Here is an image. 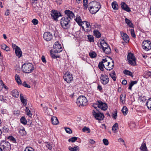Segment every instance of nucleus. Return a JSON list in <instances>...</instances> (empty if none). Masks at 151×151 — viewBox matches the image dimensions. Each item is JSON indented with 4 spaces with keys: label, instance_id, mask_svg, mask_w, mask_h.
<instances>
[{
    "label": "nucleus",
    "instance_id": "nucleus-39",
    "mask_svg": "<svg viewBox=\"0 0 151 151\" xmlns=\"http://www.w3.org/2000/svg\"><path fill=\"white\" fill-rule=\"evenodd\" d=\"M112 8L115 10H117L118 9V5L116 1L113 2L111 4Z\"/></svg>",
    "mask_w": 151,
    "mask_h": 151
},
{
    "label": "nucleus",
    "instance_id": "nucleus-50",
    "mask_svg": "<svg viewBox=\"0 0 151 151\" xmlns=\"http://www.w3.org/2000/svg\"><path fill=\"white\" fill-rule=\"evenodd\" d=\"M128 112V109L126 106H123V115H126Z\"/></svg>",
    "mask_w": 151,
    "mask_h": 151
},
{
    "label": "nucleus",
    "instance_id": "nucleus-54",
    "mask_svg": "<svg viewBox=\"0 0 151 151\" xmlns=\"http://www.w3.org/2000/svg\"><path fill=\"white\" fill-rule=\"evenodd\" d=\"M131 34L133 38L136 37V35L135 34L134 29H131L130 30Z\"/></svg>",
    "mask_w": 151,
    "mask_h": 151
},
{
    "label": "nucleus",
    "instance_id": "nucleus-16",
    "mask_svg": "<svg viewBox=\"0 0 151 151\" xmlns=\"http://www.w3.org/2000/svg\"><path fill=\"white\" fill-rule=\"evenodd\" d=\"M100 48H101L102 50H103L106 48L108 47L109 46L107 43L106 42L104 39L101 40V41L100 42V46H99Z\"/></svg>",
    "mask_w": 151,
    "mask_h": 151
},
{
    "label": "nucleus",
    "instance_id": "nucleus-34",
    "mask_svg": "<svg viewBox=\"0 0 151 151\" xmlns=\"http://www.w3.org/2000/svg\"><path fill=\"white\" fill-rule=\"evenodd\" d=\"M20 98L21 101L24 106H26L27 105L26 100L24 99L23 96H22V94H20Z\"/></svg>",
    "mask_w": 151,
    "mask_h": 151
},
{
    "label": "nucleus",
    "instance_id": "nucleus-49",
    "mask_svg": "<svg viewBox=\"0 0 151 151\" xmlns=\"http://www.w3.org/2000/svg\"><path fill=\"white\" fill-rule=\"evenodd\" d=\"M77 139V138L76 137H74L69 139L68 141L70 142L71 141L72 142H75Z\"/></svg>",
    "mask_w": 151,
    "mask_h": 151
},
{
    "label": "nucleus",
    "instance_id": "nucleus-62",
    "mask_svg": "<svg viewBox=\"0 0 151 151\" xmlns=\"http://www.w3.org/2000/svg\"><path fill=\"white\" fill-rule=\"evenodd\" d=\"M47 145H46L48 149L51 150L52 149V146L51 144L50 143H47Z\"/></svg>",
    "mask_w": 151,
    "mask_h": 151
},
{
    "label": "nucleus",
    "instance_id": "nucleus-61",
    "mask_svg": "<svg viewBox=\"0 0 151 151\" xmlns=\"http://www.w3.org/2000/svg\"><path fill=\"white\" fill-rule=\"evenodd\" d=\"M93 106L94 107L95 109H96H96H98V101H96V103L93 104Z\"/></svg>",
    "mask_w": 151,
    "mask_h": 151
},
{
    "label": "nucleus",
    "instance_id": "nucleus-22",
    "mask_svg": "<svg viewBox=\"0 0 151 151\" xmlns=\"http://www.w3.org/2000/svg\"><path fill=\"white\" fill-rule=\"evenodd\" d=\"M12 96L16 98L18 97L19 93L17 90L14 89L12 91Z\"/></svg>",
    "mask_w": 151,
    "mask_h": 151
},
{
    "label": "nucleus",
    "instance_id": "nucleus-25",
    "mask_svg": "<svg viewBox=\"0 0 151 151\" xmlns=\"http://www.w3.org/2000/svg\"><path fill=\"white\" fill-rule=\"evenodd\" d=\"M83 22L86 23V28H87L86 29L85 31L87 32L90 31L91 29V26L90 24V23L87 21H84Z\"/></svg>",
    "mask_w": 151,
    "mask_h": 151
},
{
    "label": "nucleus",
    "instance_id": "nucleus-51",
    "mask_svg": "<svg viewBox=\"0 0 151 151\" xmlns=\"http://www.w3.org/2000/svg\"><path fill=\"white\" fill-rule=\"evenodd\" d=\"M145 76L147 78L150 77L151 78V72L149 71H146Z\"/></svg>",
    "mask_w": 151,
    "mask_h": 151
},
{
    "label": "nucleus",
    "instance_id": "nucleus-5",
    "mask_svg": "<svg viewBox=\"0 0 151 151\" xmlns=\"http://www.w3.org/2000/svg\"><path fill=\"white\" fill-rule=\"evenodd\" d=\"M128 63L131 65L135 66L136 65V58L134 54L131 52H129L127 57Z\"/></svg>",
    "mask_w": 151,
    "mask_h": 151
},
{
    "label": "nucleus",
    "instance_id": "nucleus-59",
    "mask_svg": "<svg viewBox=\"0 0 151 151\" xmlns=\"http://www.w3.org/2000/svg\"><path fill=\"white\" fill-rule=\"evenodd\" d=\"M32 22L34 25H37L38 23L37 20L35 19H33Z\"/></svg>",
    "mask_w": 151,
    "mask_h": 151
},
{
    "label": "nucleus",
    "instance_id": "nucleus-29",
    "mask_svg": "<svg viewBox=\"0 0 151 151\" xmlns=\"http://www.w3.org/2000/svg\"><path fill=\"white\" fill-rule=\"evenodd\" d=\"M129 127L131 129H134L136 128V125L135 122H131L129 124Z\"/></svg>",
    "mask_w": 151,
    "mask_h": 151
},
{
    "label": "nucleus",
    "instance_id": "nucleus-31",
    "mask_svg": "<svg viewBox=\"0 0 151 151\" xmlns=\"http://www.w3.org/2000/svg\"><path fill=\"white\" fill-rule=\"evenodd\" d=\"M109 75L114 81H115L116 80V75L115 71H112L109 74Z\"/></svg>",
    "mask_w": 151,
    "mask_h": 151
},
{
    "label": "nucleus",
    "instance_id": "nucleus-23",
    "mask_svg": "<svg viewBox=\"0 0 151 151\" xmlns=\"http://www.w3.org/2000/svg\"><path fill=\"white\" fill-rule=\"evenodd\" d=\"M75 20L79 25H82L83 22H82L81 19L79 16H77V17L75 19Z\"/></svg>",
    "mask_w": 151,
    "mask_h": 151
},
{
    "label": "nucleus",
    "instance_id": "nucleus-2",
    "mask_svg": "<svg viewBox=\"0 0 151 151\" xmlns=\"http://www.w3.org/2000/svg\"><path fill=\"white\" fill-rule=\"evenodd\" d=\"M22 71L26 73H32L34 69L33 65L30 63H25L22 67Z\"/></svg>",
    "mask_w": 151,
    "mask_h": 151
},
{
    "label": "nucleus",
    "instance_id": "nucleus-48",
    "mask_svg": "<svg viewBox=\"0 0 151 151\" xmlns=\"http://www.w3.org/2000/svg\"><path fill=\"white\" fill-rule=\"evenodd\" d=\"M46 110L45 111V112L48 115H51L52 114V110L50 108L49 111L48 110V108L46 107Z\"/></svg>",
    "mask_w": 151,
    "mask_h": 151
},
{
    "label": "nucleus",
    "instance_id": "nucleus-13",
    "mask_svg": "<svg viewBox=\"0 0 151 151\" xmlns=\"http://www.w3.org/2000/svg\"><path fill=\"white\" fill-rule=\"evenodd\" d=\"M98 108L104 111L106 110L108 108L107 104L101 101H98Z\"/></svg>",
    "mask_w": 151,
    "mask_h": 151
},
{
    "label": "nucleus",
    "instance_id": "nucleus-7",
    "mask_svg": "<svg viewBox=\"0 0 151 151\" xmlns=\"http://www.w3.org/2000/svg\"><path fill=\"white\" fill-rule=\"evenodd\" d=\"M0 146L4 151H10L11 149L10 144L6 141H2L0 144Z\"/></svg>",
    "mask_w": 151,
    "mask_h": 151
},
{
    "label": "nucleus",
    "instance_id": "nucleus-20",
    "mask_svg": "<svg viewBox=\"0 0 151 151\" xmlns=\"http://www.w3.org/2000/svg\"><path fill=\"white\" fill-rule=\"evenodd\" d=\"M129 36L126 33H123V41L126 43H127L129 42Z\"/></svg>",
    "mask_w": 151,
    "mask_h": 151
},
{
    "label": "nucleus",
    "instance_id": "nucleus-12",
    "mask_svg": "<svg viewBox=\"0 0 151 151\" xmlns=\"http://www.w3.org/2000/svg\"><path fill=\"white\" fill-rule=\"evenodd\" d=\"M63 78L64 80L68 83H70L73 80V77L72 75L70 73H65L64 76Z\"/></svg>",
    "mask_w": 151,
    "mask_h": 151
},
{
    "label": "nucleus",
    "instance_id": "nucleus-45",
    "mask_svg": "<svg viewBox=\"0 0 151 151\" xmlns=\"http://www.w3.org/2000/svg\"><path fill=\"white\" fill-rule=\"evenodd\" d=\"M20 121L21 122L24 124H27V120L24 116H22L21 118Z\"/></svg>",
    "mask_w": 151,
    "mask_h": 151
},
{
    "label": "nucleus",
    "instance_id": "nucleus-18",
    "mask_svg": "<svg viewBox=\"0 0 151 151\" xmlns=\"http://www.w3.org/2000/svg\"><path fill=\"white\" fill-rule=\"evenodd\" d=\"M15 52L16 55L18 58H20L22 56V52L19 47L16 49L15 50Z\"/></svg>",
    "mask_w": 151,
    "mask_h": 151
},
{
    "label": "nucleus",
    "instance_id": "nucleus-3",
    "mask_svg": "<svg viewBox=\"0 0 151 151\" xmlns=\"http://www.w3.org/2000/svg\"><path fill=\"white\" fill-rule=\"evenodd\" d=\"M68 18V17L65 16L63 17L61 19L60 23L62 27L65 29H68L70 27V20Z\"/></svg>",
    "mask_w": 151,
    "mask_h": 151
},
{
    "label": "nucleus",
    "instance_id": "nucleus-27",
    "mask_svg": "<svg viewBox=\"0 0 151 151\" xmlns=\"http://www.w3.org/2000/svg\"><path fill=\"white\" fill-rule=\"evenodd\" d=\"M93 35L96 38H99L101 37V34L99 31L97 30H94L93 31Z\"/></svg>",
    "mask_w": 151,
    "mask_h": 151
},
{
    "label": "nucleus",
    "instance_id": "nucleus-11",
    "mask_svg": "<svg viewBox=\"0 0 151 151\" xmlns=\"http://www.w3.org/2000/svg\"><path fill=\"white\" fill-rule=\"evenodd\" d=\"M104 68L107 70H112L114 66V62L113 60L104 63Z\"/></svg>",
    "mask_w": 151,
    "mask_h": 151
},
{
    "label": "nucleus",
    "instance_id": "nucleus-38",
    "mask_svg": "<svg viewBox=\"0 0 151 151\" xmlns=\"http://www.w3.org/2000/svg\"><path fill=\"white\" fill-rule=\"evenodd\" d=\"M148 108L151 110V98L149 99L146 103Z\"/></svg>",
    "mask_w": 151,
    "mask_h": 151
},
{
    "label": "nucleus",
    "instance_id": "nucleus-58",
    "mask_svg": "<svg viewBox=\"0 0 151 151\" xmlns=\"http://www.w3.org/2000/svg\"><path fill=\"white\" fill-rule=\"evenodd\" d=\"M103 142L104 145H107L109 144V141L106 139H104L103 140Z\"/></svg>",
    "mask_w": 151,
    "mask_h": 151
},
{
    "label": "nucleus",
    "instance_id": "nucleus-40",
    "mask_svg": "<svg viewBox=\"0 0 151 151\" xmlns=\"http://www.w3.org/2000/svg\"><path fill=\"white\" fill-rule=\"evenodd\" d=\"M118 129V124L117 123L114 124L112 127V130L114 132H115Z\"/></svg>",
    "mask_w": 151,
    "mask_h": 151
},
{
    "label": "nucleus",
    "instance_id": "nucleus-37",
    "mask_svg": "<svg viewBox=\"0 0 151 151\" xmlns=\"http://www.w3.org/2000/svg\"><path fill=\"white\" fill-rule=\"evenodd\" d=\"M101 82L104 84L105 85L109 81V78H101Z\"/></svg>",
    "mask_w": 151,
    "mask_h": 151
},
{
    "label": "nucleus",
    "instance_id": "nucleus-33",
    "mask_svg": "<svg viewBox=\"0 0 151 151\" xmlns=\"http://www.w3.org/2000/svg\"><path fill=\"white\" fill-rule=\"evenodd\" d=\"M140 149L141 150L143 151H148L147 149L145 143H143L142 144Z\"/></svg>",
    "mask_w": 151,
    "mask_h": 151
},
{
    "label": "nucleus",
    "instance_id": "nucleus-8",
    "mask_svg": "<svg viewBox=\"0 0 151 151\" xmlns=\"http://www.w3.org/2000/svg\"><path fill=\"white\" fill-rule=\"evenodd\" d=\"M53 48V52L56 53L60 52L63 50L61 44H59L58 42H56L54 44Z\"/></svg>",
    "mask_w": 151,
    "mask_h": 151
},
{
    "label": "nucleus",
    "instance_id": "nucleus-43",
    "mask_svg": "<svg viewBox=\"0 0 151 151\" xmlns=\"http://www.w3.org/2000/svg\"><path fill=\"white\" fill-rule=\"evenodd\" d=\"M117 111L116 110H115L114 112L112 113V116L114 119H116L117 117Z\"/></svg>",
    "mask_w": 151,
    "mask_h": 151
},
{
    "label": "nucleus",
    "instance_id": "nucleus-10",
    "mask_svg": "<svg viewBox=\"0 0 151 151\" xmlns=\"http://www.w3.org/2000/svg\"><path fill=\"white\" fill-rule=\"evenodd\" d=\"M142 46L145 50H149L151 49V42L148 40H144L143 42Z\"/></svg>",
    "mask_w": 151,
    "mask_h": 151
},
{
    "label": "nucleus",
    "instance_id": "nucleus-44",
    "mask_svg": "<svg viewBox=\"0 0 151 151\" xmlns=\"http://www.w3.org/2000/svg\"><path fill=\"white\" fill-rule=\"evenodd\" d=\"M25 111L26 113V114L29 117H31L32 113L31 111L28 109L27 107H26Z\"/></svg>",
    "mask_w": 151,
    "mask_h": 151
},
{
    "label": "nucleus",
    "instance_id": "nucleus-35",
    "mask_svg": "<svg viewBox=\"0 0 151 151\" xmlns=\"http://www.w3.org/2000/svg\"><path fill=\"white\" fill-rule=\"evenodd\" d=\"M109 59L111 60H111H112L111 57L107 56L106 58H104L102 59V61L101 62H103V63L104 64V63H105L109 61Z\"/></svg>",
    "mask_w": 151,
    "mask_h": 151
},
{
    "label": "nucleus",
    "instance_id": "nucleus-52",
    "mask_svg": "<svg viewBox=\"0 0 151 151\" xmlns=\"http://www.w3.org/2000/svg\"><path fill=\"white\" fill-rule=\"evenodd\" d=\"M88 38L91 42H94V38L93 36L91 35H88Z\"/></svg>",
    "mask_w": 151,
    "mask_h": 151
},
{
    "label": "nucleus",
    "instance_id": "nucleus-47",
    "mask_svg": "<svg viewBox=\"0 0 151 151\" xmlns=\"http://www.w3.org/2000/svg\"><path fill=\"white\" fill-rule=\"evenodd\" d=\"M89 55L91 58H94L96 57L97 55L96 53L94 52L89 53Z\"/></svg>",
    "mask_w": 151,
    "mask_h": 151
},
{
    "label": "nucleus",
    "instance_id": "nucleus-1",
    "mask_svg": "<svg viewBox=\"0 0 151 151\" xmlns=\"http://www.w3.org/2000/svg\"><path fill=\"white\" fill-rule=\"evenodd\" d=\"M89 5L90 6L89 10L92 14L96 13L101 8L100 3L95 1L91 2Z\"/></svg>",
    "mask_w": 151,
    "mask_h": 151
},
{
    "label": "nucleus",
    "instance_id": "nucleus-60",
    "mask_svg": "<svg viewBox=\"0 0 151 151\" xmlns=\"http://www.w3.org/2000/svg\"><path fill=\"white\" fill-rule=\"evenodd\" d=\"M22 85L24 87H27V88H30V85L27 84L26 81L24 82L23 83H22Z\"/></svg>",
    "mask_w": 151,
    "mask_h": 151
},
{
    "label": "nucleus",
    "instance_id": "nucleus-24",
    "mask_svg": "<svg viewBox=\"0 0 151 151\" xmlns=\"http://www.w3.org/2000/svg\"><path fill=\"white\" fill-rule=\"evenodd\" d=\"M15 78L16 81L19 85H22V83L20 79L19 75L16 74L15 76Z\"/></svg>",
    "mask_w": 151,
    "mask_h": 151
},
{
    "label": "nucleus",
    "instance_id": "nucleus-21",
    "mask_svg": "<svg viewBox=\"0 0 151 151\" xmlns=\"http://www.w3.org/2000/svg\"><path fill=\"white\" fill-rule=\"evenodd\" d=\"M125 23L127 24L129 27L133 28V24L131 21L129 20L126 18L125 19Z\"/></svg>",
    "mask_w": 151,
    "mask_h": 151
},
{
    "label": "nucleus",
    "instance_id": "nucleus-41",
    "mask_svg": "<svg viewBox=\"0 0 151 151\" xmlns=\"http://www.w3.org/2000/svg\"><path fill=\"white\" fill-rule=\"evenodd\" d=\"M83 1L84 9H86L88 6V0H83Z\"/></svg>",
    "mask_w": 151,
    "mask_h": 151
},
{
    "label": "nucleus",
    "instance_id": "nucleus-19",
    "mask_svg": "<svg viewBox=\"0 0 151 151\" xmlns=\"http://www.w3.org/2000/svg\"><path fill=\"white\" fill-rule=\"evenodd\" d=\"M68 149L70 151H79L80 148L78 146L75 145L73 147L69 146L68 147Z\"/></svg>",
    "mask_w": 151,
    "mask_h": 151
},
{
    "label": "nucleus",
    "instance_id": "nucleus-30",
    "mask_svg": "<svg viewBox=\"0 0 151 151\" xmlns=\"http://www.w3.org/2000/svg\"><path fill=\"white\" fill-rule=\"evenodd\" d=\"M137 81H131L129 85L128 89L130 90H132V87L134 85L136 84L137 83Z\"/></svg>",
    "mask_w": 151,
    "mask_h": 151
},
{
    "label": "nucleus",
    "instance_id": "nucleus-6",
    "mask_svg": "<svg viewBox=\"0 0 151 151\" xmlns=\"http://www.w3.org/2000/svg\"><path fill=\"white\" fill-rule=\"evenodd\" d=\"M88 102L86 98L84 96H81L77 99L76 103L79 106H86Z\"/></svg>",
    "mask_w": 151,
    "mask_h": 151
},
{
    "label": "nucleus",
    "instance_id": "nucleus-36",
    "mask_svg": "<svg viewBox=\"0 0 151 151\" xmlns=\"http://www.w3.org/2000/svg\"><path fill=\"white\" fill-rule=\"evenodd\" d=\"M98 67L101 71H104V65L103 63V62H100L99 63L98 65Z\"/></svg>",
    "mask_w": 151,
    "mask_h": 151
},
{
    "label": "nucleus",
    "instance_id": "nucleus-4",
    "mask_svg": "<svg viewBox=\"0 0 151 151\" xmlns=\"http://www.w3.org/2000/svg\"><path fill=\"white\" fill-rule=\"evenodd\" d=\"M92 113L93 116L97 120H102L104 118V114L101 113L99 109H96V110H93Z\"/></svg>",
    "mask_w": 151,
    "mask_h": 151
},
{
    "label": "nucleus",
    "instance_id": "nucleus-17",
    "mask_svg": "<svg viewBox=\"0 0 151 151\" xmlns=\"http://www.w3.org/2000/svg\"><path fill=\"white\" fill-rule=\"evenodd\" d=\"M52 123L54 125H57L59 123L57 117L53 116L51 118Z\"/></svg>",
    "mask_w": 151,
    "mask_h": 151
},
{
    "label": "nucleus",
    "instance_id": "nucleus-32",
    "mask_svg": "<svg viewBox=\"0 0 151 151\" xmlns=\"http://www.w3.org/2000/svg\"><path fill=\"white\" fill-rule=\"evenodd\" d=\"M1 47L2 49L6 50V51H8L10 50V48L9 47L5 44H2L1 45Z\"/></svg>",
    "mask_w": 151,
    "mask_h": 151
},
{
    "label": "nucleus",
    "instance_id": "nucleus-63",
    "mask_svg": "<svg viewBox=\"0 0 151 151\" xmlns=\"http://www.w3.org/2000/svg\"><path fill=\"white\" fill-rule=\"evenodd\" d=\"M4 96H0V101L4 102H6V99L4 98Z\"/></svg>",
    "mask_w": 151,
    "mask_h": 151
},
{
    "label": "nucleus",
    "instance_id": "nucleus-55",
    "mask_svg": "<svg viewBox=\"0 0 151 151\" xmlns=\"http://www.w3.org/2000/svg\"><path fill=\"white\" fill-rule=\"evenodd\" d=\"M65 129L67 133L69 134H70L72 133V132L70 128L65 127Z\"/></svg>",
    "mask_w": 151,
    "mask_h": 151
},
{
    "label": "nucleus",
    "instance_id": "nucleus-42",
    "mask_svg": "<svg viewBox=\"0 0 151 151\" xmlns=\"http://www.w3.org/2000/svg\"><path fill=\"white\" fill-rule=\"evenodd\" d=\"M124 73L126 75H129L133 77V73L131 71L127 70H125L124 72Z\"/></svg>",
    "mask_w": 151,
    "mask_h": 151
},
{
    "label": "nucleus",
    "instance_id": "nucleus-14",
    "mask_svg": "<svg viewBox=\"0 0 151 151\" xmlns=\"http://www.w3.org/2000/svg\"><path fill=\"white\" fill-rule=\"evenodd\" d=\"M43 37L45 40L48 41L52 39V35L49 32H46L44 34Z\"/></svg>",
    "mask_w": 151,
    "mask_h": 151
},
{
    "label": "nucleus",
    "instance_id": "nucleus-53",
    "mask_svg": "<svg viewBox=\"0 0 151 151\" xmlns=\"http://www.w3.org/2000/svg\"><path fill=\"white\" fill-rule=\"evenodd\" d=\"M8 139L12 141L14 143L16 142V140L12 136H10L8 137Z\"/></svg>",
    "mask_w": 151,
    "mask_h": 151
},
{
    "label": "nucleus",
    "instance_id": "nucleus-26",
    "mask_svg": "<svg viewBox=\"0 0 151 151\" xmlns=\"http://www.w3.org/2000/svg\"><path fill=\"white\" fill-rule=\"evenodd\" d=\"M103 52L106 54H109L111 52V50L109 46L102 50Z\"/></svg>",
    "mask_w": 151,
    "mask_h": 151
},
{
    "label": "nucleus",
    "instance_id": "nucleus-64",
    "mask_svg": "<svg viewBox=\"0 0 151 151\" xmlns=\"http://www.w3.org/2000/svg\"><path fill=\"white\" fill-rule=\"evenodd\" d=\"M19 132L20 133H22V135L25 134L26 132L24 129H21L19 131Z\"/></svg>",
    "mask_w": 151,
    "mask_h": 151
},
{
    "label": "nucleus",
    "instance_id": "nucleus-28",
    "mask_svg": "<svg viewBox=\"0 0 151 151\" xmlns=\"http://www.w3.org/2000/svg\"><path fill=\"white\" fill-rule=\"evenodd\" d=\"M123 10L128 12H129L131 11L130 8L124 2H123Z\"/></svg>",
    "mask_w": 151,
    "mask_h": 151
},
{
    "label": "nucleus",
    "instance_id": "nucleus-46",
    "mask_svg": "<svg viewBox=\"0 0 151 151\" xmlns=\"http://www.w3.org/2000/svg\"><path fill=\"white\" fill-rule=\"evenodd\" d=\"M53 52L52 50H50V52L51 56L52 58L55 59L60 57V56L55 55V54L52 53Z\"/></svg>",
    "mask_w": 151,
    "mask_h": 151
},
{
    "label": "nucleus",
    "instance_id": "nucleus-9",
    "mask_svg": "<svg viewBox=\"0 0 151 151\" xmlns=\"http://www.w3.org/2000/svg\"><path fill=\"white\" fill-rule=\"evenodd\" d=\"M51 15L52 19L56 21H58V19L59 17L62 16L61 14L59 12L56 10H52Z\"/></svg>",
    "mask_w": 151,
    "mask_h": 151
},
{
    "label": "nucleus",
    "instance_id": "nucleus-15",
    "mask_svg": "<svg viewBox=\"0 0 151 151\" xmlns=\"http://www.w3.org/2000/svg\"><path fill=\"white\" fill-rule=\"evenodd\" d=\"M65 14L67 16L68 18L70 20L75 17L74 13L71 11L69 10H66L64 12Z\"/></svg>",
    "mask_w": 151,
    "mask_h": 151
},
{
    "label": "nucleus",
    "instance_id": "nucleus-56",
    "mask_svg": "<svg viewBox=\"0 0 151 151\" xmlns=\"http://www.w3.org/2000/svg\"><path fill=\"white\" fill-rule=\"evenodd\" d=\"M82 130L83 132H85L86 131H88V133H89L90 132V129L89 128L87 127H84L82 129Z\"/></svg>",
    "mask_w": 151,
    "mask_h": 151
},
{
    "label": "nucleus",
    "instance_id": "nucleus-57",
    "mask_svg": "<svg viewBox=\"0 0 151 151\" xmlns=\"http://www.w3.org/2000/svg\"><path fill=\"white\" fill-rule=\"evenodd\" d=\"M24 151H34V149L31 147H27Z\"/></svg>",
    "mask_w": 151,
    "mask_h": 151
}]
</instances>
